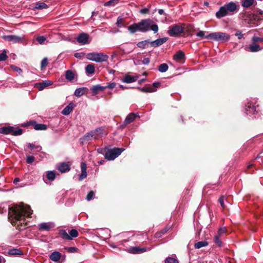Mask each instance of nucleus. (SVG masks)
Listing matches in <instances>:
<instances>
[{
  "label": "nucleus",
  "instance_id": "de8ad7c7",
  "mask_svg": "<svg viewBox=\"0 0 263 263\" xmlns=\"http://www.w3.org/2000/svg\"><path fill=\"white\" fill-rule=\"evenodd\" d=\"M165 263H179V261L174 257H168L165 259Z\"/></svg>",
  "mask_w": 263,
  "mask_h": 263
},
{
  "label": "nucleus",
  "instance_id": "7c9ffc66",
  "mask_svg": "<svg viewBox=\"0 0 263 263\" xmlns=\"http://www.w3.org/2000/svg\"><path fill=\"white\" fill-rule=\"evenodd\" d=\"M255 2L254 0H241V5L243 7L248 8Z\"/></svg>",
  "mask_w": 263,
  "mask_h": 263
},
{
  "label": "nucleus",
  "instance_id": "052dcab7",
  "mask_svg": "<svg viewBox=\"0 0 263 263\" xmlns=\"http://www.w3.org/2000/svg\"><path fill=\"white\" fill-rule=\"evenodd\" d=\"M95 195V193L93 191H90L87 196H86V199L88 200V201H90V200H91L92 198H93V197Z\"/></svg>",
  "mask_w": 263,
  "mask_h": 263
},
{
  "label": "nucleus",
  "instance_id": "c9c22d12",
  "mask_svg": "<svg viewBox=\"0 0 263 263\" xmlns=\"http://www.w3.org/2000/svg\"><path fill=\"white\" fill-rule=\"evenodd\" d=\"M145 251H146V248H140L137 247H133L130 249V252L132 253H134V254L142 253V252H145Z\"/></svg>",
  "mask_w": 263,
  "mask_h": 263
},
{
  "label": "nucleus",
  "instance_id": "774afa93",
  "mask_svg": "<svg viewBox=\"0 0 263 263\" xmlns=\"http://www.w3.org/2000/svg\"><path fill=\"white\" fill-rule=\"evenodd\" d=\"M205 32L203 31H200L196 35L200 37H203L204 36Z\"/></svg>",
  "mask_w": 263,
  "mask_h": 263
},
{
  "label": "nucleus",
  "instance_id": "bf43d9fd",
  "mask_svg": "<svg viewBox=\"0 0 263 263\" xmlns=\"http://www.w3.org/2000/svg\"><path fill=\"white\" fill-rule=\"evenodd\" d=\"M224 197L223 196H221L218 199V202H219L220 205L223 209L225 208V205L224 203Z\"/></svg>",
  "mask_w": 263,
  "mask_h": 263
},
{
  "label": "nucleus",
  "instance_id": "5701e85b",
  "mask_svg": "<svg viewBox=\"0 0 263 263\" xmlns=\"http://www.w3.org/2000/svg\"><path fill=\"white\" fill-rule=\"evenodd\" d=\"M90 89L93 93L97 94L99 91L105 90V86H102L100 85H96L93 86Z\"/></svg>",
  "mask_w": 263,
  "mask_h": 263
},
{
  "label": "nucleus",
  "instance_id": "393cba45",
  "mask_svg": "<svg viewBox=\"0 0 263 263\" xmlns=\"http://www.w3.org/2000/svg\"><path fill=\"white\" fill-rule=\"evenodd\" d=\"M56 173L53 171H49L46 172V178L48 180L53 181L55 178Z\"/></svg>",
  "mask_w": 263,
  "mask_h": 263
},
{
  "label": "nucleus",
  "instance_id": "f257e3e1",
  "mask_svg": "<svg viewBox=\"0 0 263 263\" xmlns=\"http://www.w3.org/2000/svg\"><path fill=\"white\" fill-rule=\"evenodd\" d=\"M32 214V211L29 205L20 203L8 208V219L17 230H25L29 227L27 226L28 223L25 217H29Z\"/></svg>",
  "mask_w": 263,
  "mask_h": 263
},
{
  "label": "nucleus",
  "instance_id": "7ed1b4c3",
  "mask_svg": "<svg viewBox=\"0 0 263 263\" xmlns=\"http://www.w3.org/2000/svg\"><path fill=\"white\" fill-rule=\"evenodd\" d=\"M242 17L245 21H247L249 24L257 25V22L263 19V13L260 11L249 13L245 12L242 14Z\"/></svg>",
  "mask_w": 263,
  "mask_h": 263
},
{
  "label": "nucleus",
  "instance_id": "f3484780",
  "mask_svg": "<svg viewBox=\"0 0 263 263\" xmlns=\"http://www.w3.org/2000/svg\"><path fill=\"white\" fill-rule=\"evenodd\" d=\"M81 174L79 177V180H82L87 177V165L85 162H82L81 163Z\"/></svg>",
  "mask_w": 263,
  "mask_h": 263
},
{
  "label": "nucleus",
  "instance_id": "c756f323",
  "mask_svg": "<svg viewBox=\"0 0 263 263\" xmlns=\"http://www.w3.org/2000/svg\"><path fill=\"white\" fill-rule=\"evenodd\" d=\"M173 64H179L181 61V50H179L176 54L173 56Z\"/></svg>",
  "mask_w": 263,
  "mask_h": 263
},
{
  "label": "nucleus",
  "instance_id": "4468645a",
  "mask_svg": "<svg viewBox=\"0 0 263 263\" xmlns=\"http://www.w3.org/2000/svg\"><path fill=\"white\" fill-rule=\"evenodd\" d=\"M138 117H139L138 114L134 112L129 114L125 118L123 126H126V125L133 122L135 120L136 118Z\"/></svg>",
  "mask_w": 263,
  "mask_h": 263
},
{
  "label": "nucleus",
  "instance_id": "a878e982",
  "mask_svg": "<svg viewBox=\"0 0 263 263\" xmlns=\"http://www.w3.org/2000/svg\"><path fill=\"white\" fill-rule=\"evenodd\" d=\"M87 88L86 87H81L76 89L74 91V95L77 97H80L83 96L86 91H87Z\"/></svg>",
  "mask_w": 263,
  "mask_h": 263
},
{
  "label": "nucleus",
  "instance_id": "f03ea898",
  "mask_svg": "<svg viewBox=\"0 0 263 263\" xmlns=\"http://www.w3.org/2000/svg\"><path fill=\"white\" fill-rule=\"evenodd\" d=\"M128 30L131 33H134L137 31L141 32H146L150 30L156 33L158 31V25L151 19H144L140 22L128 27Z\"/></svg>",
  "mask_w": 263,
  "mask_h": 263
},
{
  "label": "nucleus",
  "instance_id": "e2e57ef3",
  "mask_svg": "<svg viewBox=\"0 0 263 263\" xmlns=\"http://www.w3.org/2000/svg\"><path fill=\"white\" fill-rule=\"evenodd\" d=\"M98 131L96 130V129L94 130H92L91 131V135H92V137H93V139H99L100 138L99 136H98V135L97 134V133L96 132H97Z\"/></svg>",
  "mask_w": 263,
  "mask_h": 263
},
{
  "label": "nucleus",
  "instance_id": "6e6552de",
  "mask_svg": "<svg viewBox=\"0 0 263 263\" xmlns=\"http://www.w3.org/2000/svg\"><path fill=\"white\" fill-rule=\"evenodd\" d=\"M69 234L66 231H59V236L63 239L71 240L73 238L78 236V231H68Z\"/></svg>",
  "mask_w": 263,
  "mask_h": 263
},
{
  "label": "nucleus",
  "instance_id": "4be33fe9",
  "mask_svg": "<svg viewBox=\"0 0 263 263\" xmlns=\"http://www.w3.org/2000/svg\"><path fill=\"white\" fill-rule=\"evenodd\" d=\"M256 111V106L249 104L246 107V112L247 115H251L254 114Z\"/></svg>",
  "mask_w": 263,
  "mask_h": 263
},
{
  "label": "nucleus",
  "instance_id": "2eb2a0df",
  "mask_svg": "<svg viewBox=\"0 0 263 263\" xmlns=\"http://www.w3.org/2000/svg\"><path fill=\"white\" fill-rule=\"evenodd\" d=\"M55 227L53 222H44L39 224V229L40 230H48L50 229H54Z\"/></svg>",
  "mask_w": 263,
  "mask_h": 263
},
{
  "label": "nucleus",
  "instance_id": "6e6d98bb",
  "mask_svg": "<svg viewBox=\"0 0 263 263\" xmlns=\"http://www.w3.org/2000/svg\"><path fill=\"white\" fill-rule=\"evenodd\" d=\"M34 157L32 156H27L26 162L28 164H31L34 161Z\"/></svg>",
  "mask_w": 263,
  "mask_h": 263
},
{
  "label": "nucleus",
  "instance_id": "473e14b6",
  "mask_svg": "<svg viewBox=\"0 0 263 263\" xmlns=\"http://www.w3.org/2000/svg\"><path fill=\"white\" fill-rule=\"evenodd\" d=\"M85 71L87 74H92L95 73V68L93 64H89L85 68Z\"/></svg>",
  "mask_w": 263,
  "mask_h": 263
},
{
  "label": "nucleus",
  "instance_id": "3c124183",
  "mask_svg": "<svg viewBox=\"0 0 263 263\" xmlns=\"http://www.w3.org/2000/svg\"><path fill=\"white\" fill-rule=\"evenodd\" d=\"M48 64V59L47 58H44L41 61V68L43 69L45 67L47 66Z\"/></svg>",
  "mask_w": 263,
  "mask_h": 263
},
{
  "label": "nucleus",
  "instance_id": "72a5a7b5",
  "mask_svg": "<svg viewBox=\"0 0 263 263\" xmlns=\"http://www.w3.org/2000/svg\"><path fill=\"white\" fill-rule=\"evenodd\" d=\"M27 146L31 151L34 149L36 150V152H41L42 149V147L41 146L39 145H36L33 143H29L27 144Z\"/></svg>",
  "mask_w": 263,
  "mask_h": 263
},
{
  "label": "nucleus",
  "instance_id": "6ab92c4d",
  "mask_svg": "<svg viewBox=\"0 0 263 263\" xmlns=\"http://www.w3.org/2000/svg\"><path fill=\"white\" fill-rule=\"evenodd\" d=\"M228 13L226 11L225 7L224 6L221 7L219 10L216 13V16L218 18H221L226 15H227Z\"/></svg>",
  "mask_w": 263,
  "mask_h": 263
},
{
  "label": "nucleus",
  "instance_id": "603ef678",
  "mask_svg": "<svg viewBox=\"0 0 263 263\" xmlns=\"http://www.w3.org/2000/svg\"><path fill=\"white\" fill-rule=\"evenodd\" d=\"M8 58V56L6 54L5 50L3 51V52L0 54V61H4Z\"/></svg>",
  "mask_w": 263,
  "mask_h": 263
},
{
  "label": "nucleus",
  "instance_id": "0eeeda50",
  "mask_svg": "<svg viewBox=\"0 0 263 263\" xmlns=\"http://www.w3.org/2000/svg\"><path fill=\"white\" fill-rule=\"evenodd\" d=\"M77 41L81 45H84L89 44L91 39L89 35L86 33H81L79 34L77 37Z\"/></svg>",
  "mask_w": 263,
  "mask_h": 263
},
{
  "label": "nucleus",
  "instance_id": "bb28decb",
  "mask_svg": "<svg viewBox=\"0 0 263 263\" xmlns=\"http://www.w3.org/2000/svg\"><path fill=\"white\" fill-rule=\"evenodd\" d=\"M61 257V254L60 253L54 251L51 254L50 258L53 261H58L60 259Z\"/></svg>",
  "mask_w": 263,
  "mask_h": 263
},
{
  "label": "nucleus",
  "instance_id": "c03bdc74",
  "mask_svg": "<svg viewBox=\"0 0 263 263\" xmlns=\"http://www.w3.org/2000/svg\"><path fill=\"white\" fill-rule=\"evenodd\" d=\"M22 133L23 130L21 128L13 127V130L11 132V134L14 136H18L22 135Z\"/></svg>",
  "mask_w": 263,
  "mask_h": 263
},
{
  "label": "nucleus",
  "instance_id": "a18cd8bd",
  "mask_svg": "<svg viewBox=\"0 0 263 263\" xmlns=\"http://www.w3.org/2000/svg\"><path fill=\"white\" fill-rule=\"evenodd\" d=\"M2 129L3 133L5 134H11V132L13 130V127L10 126L8 127H3Z\"/></svg>",
  "mask_w": 263,
  "mask_h": 263
},
{
  "label": "nucleus",
  "instance_id": "69168bd1",
  "mask_svg": "<svg viewBox=\"0 0 263 263\" xmlns=\"http://www.w3.org/2000/svg\"><path fill=\"white\" fill-rule=\"evenodd\" d=\"M85 55V53L83 52H77L75 53L74 56L77 58H83Z\"/></svg>",
  "mask_w": 263,
  "mask_h": 263
},
{
  "label": "nucleus",
  "instance_id": "412c9836",
  "mask_svg": "<svg viewBox=\"0 0 263 263\" xmlns=\"http://www.w3.org/2000/svg\"><path fill=\"white\" fill-rule=\"evenodd\" d=\"M138 78V77L137 76L126 75L123 78L122 81L124 83H130L135 82L137 80Z\"/></svg>",
  "mask_w": 263,
  "mask_h": 263
},
{
  "label": "nucleus",
  "instance_id": "09e8293b",
  "mask_svg": "<svg viewBox=\"0 0 263 263\" xmlns=\"http://www.w3.org/2000/svg\"><path fill=\"white\" fill-rule=\"evenodd\" d=\"M8 209L7 205L6 203L0 204V214L6 213Z\"/></svg>",
  "mask_w": 263,
  "mask_h": 263
},
{
  "label": "nucleus",
  "instance_id": "58836bf2",
  "mask_svg": "<svg viewBox=\"0 0 263 263\" xmlns=\"http://www.w3.org/2000/svg\"><path fill=\"white\" fill-rule=\"evenodd\" d=\"M93 137H92L91 132L86 134L83 137L81 138L80 140L82 143L86 141L90 140Z\"/></svg>",
  "mask_w": 263,
  "mask_h": 263
},
{
  "label": "nucleus",
  "instance_id": "13d9d810",
  "mask_svg": "<svg viewBox=\"0 0 263 263\" xmlns=\"http://www.w3.org/2000/svg\"><path fill=\"white\" fill-rule=\"evenodd\" d=\"M166 231H157L154 235V236L156 238L161 237L162 235L165 234Z\"/></svg>",
  "mask_w": 263,
  "mask_h": 263
},
{
  "label": "nucleus",
  "instance_id": "864d4df0",
  "mask_svg": "<svg viewBox=\"0 0 263 263\" xmlns=\"http://www.w3.org/2000/svg\"><path fill=\"white\" fill-rule=\"evenodd\" d=\"M98 132H96L99 137H101L104 134V128L103 127H99L96 129Z\"/></svg>",
  "mask_w": 263,
  "mask_h": 263
},
{
  "label": "nucleus",
  "instance_id": "4c0bfd02",
  "mask_svg": "<svg viewBox=\"0 0 263 263\" xmlns=\"http://www.w3.org/2000/svg\"><path fill=\"white\" fill-rule=\"evenodd\" d=\"M168 69V65L166 63L161 64L158 67L159 71L161 73H163L167 71Z\"/></svg>",
  "mask_w": 263,
  "mask_h": 263
},
{
  "label": "nucleus",
  "instance_id": "4d7b16f0",
  "mask_svg": "<svg viewBox=\"0 0 263 263\" xmlns=\"http://www.w3.org/2000/svg\"><path fill=\"white\" fill-rule=\"evenodd\" d=\"M10 67L11 68V69L12 70L17 72L20 74L22 72V70L20 68H19L15 65H12L10 66Z\"/></svg>",
  "mask_w": 263,
  "mask_h": 263
},
{
  "label": "nucleus",
  "instance_id": "79ce46f5",
  "mask_svg": "<svg viewBox=\"0 0 263 263\" xmlns=\"http://www.w3.org/2000/svg\"><path fill=\"white\" fill-rule=\"evenodd\" d=\"M139 89L141 91L143 92H153L156 91V90L152 87H145Z\"/></svg>",
  "mask_w": 263,
  "mask_h": 263
},
{
  "label": "nucleus",
  "instance_id": "8fccbe9b",
  "mask_svg": "<svg viewBox=\"0 0 263 263\" xmlns=\"http://www.w3.org/2000/svg\"><path fill=\"white\" fill-rule=\"evenodd\" d=\"M36 41L40 44H44L46 41V38L44 36H39L36 37Z\"/></svg>",
  "mask_w": 263,
  "mask_h": 263
},
{
  "label": "nucleus",
  "instance_id": "2f4dec72",
  "mask_svg": "<svg viewBox=\"0 0 263 263\" xmlns=\"http://www.w3.org/2000/svg\"><path fill=\"white\" fill-rule=\"evenodd\" d=\"M209 245V242L206 241H198L197 242L195 243L194 244V247L195 249H200L202 247H204L207 246Z\"/></svg>",
  "mask_w": 263,
  "mask_h": 263
},
{
  "label": "nucleus",
  "instance_id": "ea45409f",
  "mask_svg": "<svg viewBox=\"0 0 263 263\" xmlns=\"http://www.w3.org/2000/svg\"><path fill=\"white\" fill-rule=\"evenodd\" d=\"M249 48L250 51L252 52H257L260 50V46L254 43L250 45Z\"/></svg>",
  "mask_w": 263,
  "mask_h": 263
},
{
  "label": "nucleus",
  "instance_id": "37998d69",
  "mask_svg": "<svg viewBox=\"0 0 263 263\" xmlns=\"http://www.w3.org/2000/svg\"><path fill=\"white\" fill-rule=\"evenodd\" d=\"M120 0H110L104 4L105 6H114L118 3Z\"/></svg>",
  "mask_w": 263,
  "mask_h": 263
},
{
  "label": "nucleus",
  "instance_id": "aec40b11",
  "mask_svg": "<svg viewBox=\"0 0 263 263\" xmlns=\"http://www.w3.org/2000/svg\"><path fill=\"white\" fill-rule=\"evenodd\" d=\"M31 123L33 126L34 128L37 130H44L47 128L46 125L44 124L37 123L35 121H31Z\"/></svg>",
  "mask_w": 263,
  "mask_h": 263
},
{
  "label": "nucleus",
  "instance_id": "b1692460",
  "mask_svg": "<svg viewBox=\"0 0 263 263\" xmlns=\"http://www.w3.org/2000/svg\"><path fill=\"white\" fill-rule=\"evenodd\" d=\"M73 107V103H70L67 106H66L62 111V114L64 115H68L72 110Z\"/></svg>",
  "mask_w": 263,
  "mask_h": 263
},
{
  "label": "nucleus",
  "instance_id": "e433bc0d",
  "mask_svg": "<svg viewBox=\"0 0 263 263\" xmlns=\"http://www.w3.org/2000/svg\"><path fill=\"white\" fill-rule=\"evenodd\" d=\"M222 231H219V232H220V233H219V235H215L214 237V242L216 244V245L219 247H220L222 246V241L220 240V239H219V236L220 235V233H221ZM225 232H227L228 231H224Z\"/></svg>",
  "mask_w": 263,
  "mask_h": 263
},
{
  "label": "nucleus",
  "instance_id": "5fc2aeb1",
  "mask_svg": "<svg viewBox=\"0 0 263 263\" xmlns=\"http://www.w3.org/2000/svg\"><path fill=\"white\" fill-rule=\"evenodd\" d=\"M98 132H96L99 137H101L104 134V128L103 127H99L96 129Z\"/></svg>",
  "mask_w": 263,
  "mask_h": 263
},
{
  "label": "nucleus",
  "instance_id": "a19ab883",
  "mask_svg": "<svg viewBox=\"0 0 263 263\" xmlns=\"http://www.w3.org/2000/svg\"><path fill=\"white\" fill-rule=\"evenodd\" d=\"M151 42L149 41V40H144L141 42H138L137 44V46L141 48L144 49L146 46L148 44H150Z\"/></svg>",
  "mask_w": 263,
  "mask_h": 263
},
{
  "label": "nucleus",
  "instance_id": "680f3d73",
  "mask_svg": "<svg viewBox=\"0 0 263 263\" xmlns=\"http://www.w3.org/2000/svg\"><path fill=\"white\" fill-rule=\"evenodd\" d=\"M116 86V84L115 82H111L109 83L107 85L105 86V89L106 88H109V89H113Z\"/></svg>",
  "mask_w": 263,
  "mask_h": 263
},
{
  "label": "nucleus",
  "instance_id": "cd10ccee",
  "mask_svg": "<svg viewBox=\"0 0 263 263\" xmlns=\"http://www.w3.org/2000/svg\"><path fill=\"white\" fill-rule=\"evenodd\" d=\"M75 73L70 70H68L65 71V78L69 81H72L74 79Z\"/></svg>",
  "mask_w": 263,
  "mask_h": 263
},
{
  "label": "nucleus",
  "instance_id": "1a4fd4ad",
  "mask_svg": "<svg viewBox=\"0 0 263 263\" xmlns=\"http://www.w3.org/2000/svg\"><path fill=\"white\" fill-rule=\"evenodd\" d=\"M193 26L191 24H182V36L186 37L192 34Z\"/></svg>",
  "mask_w": 263,
  "mask_h": 263
},
{
  "label": "nucleus",
  "instance_id": "a211bd4d",
  "mask_svg": "<svg viewBox=\"0 0 263 263\" xmlns=\"http://www.w3.org/2000/svg\"><path fill=\"white\" fill-rule=\"evenodd\" d=\"M4 39L7 41L12 42L13 43H19L22 41L21 37L13 35L5 36Z\"/></svg>",
  "mask_w": 263,
  "mask_h": 263
},
{
  "label": "nucleus",
  "instance_id": "dca6fc26",
  "mask_svg": "<svg viewBox=\"0 0 263 263\" xmlns=\"http://www.w3.org/2000/svg\"><path fill=\"white\" fill-rule=\"evenodd\" d=\"M167 40V37L158 39L154 41L151 42L150 45L152 47H157L164 44Z\"/></svg>",
  "mask_w": 263,
  "mask_h": 263
},
{
  "label": "nucleus",
  "instance_id": "20e7f679",
  "mask_svg": "<svg viewBox=\"0 0 263 263\" xmlns=\"http://www.w3.org/2000/svg\"><path fill=\"white\" fill-rule=\"evenodd\" d=\"M230 35L224 32H214L205 36V38L216 41L227 42L230 39Z\"/></svg>",
  "mask_w": 263,
  "mask_h": 263
},
{
  "label": "nucleus",
  "instance_id": "49530a36",
  "mask_svg": "<svg viewBox=\"0 0 263 263\" xmlns=\"http://www.w3.org/2000/svg\"><path fill=\"white\" fill-rule=\"evenodd\" d=\"M124 18L122 16H120L118 17L117 20L116 24L118 27H121L123 26Z\"/></svg>",
  "mask_w": 263,
  "mask_h": 263
},
{
  "label": "nucleus",
  "instance_id": "0e129e2a",
  "mask_svg": "<svg viewBox=\"0 0 263 263\" xmlns=\"http://www.w3.org/2000/svg\"><path fill=\"white\" fill-rule=\"evenodd\" d=\"M253 43H255L258 42H262L263 39L257 36H253L252 39Z\"/></svg>",
  "mask_w": 263,
  "mask_h": 263
},
{
  "label": "nucleus",
  "instance_id": "9d476101",
  "mask_svg": "<svg viewBox=\"0 0 263 263\" xmlns=\"http://www.w3.org/2000/svg\"><path fill=\"white\" fill-rule=\"evenodd\" d=\"M227 13H233L234 11L237 10V8L239 7V6L237 5L234 2H231L228 4H226L224 6Z\"/></svg>",
  "mask_w": 263,
  "mask_h": 263
},
{
  "label": "nucleus",
  "instance_id": "ddd939ff",
  "mask_svg": "<svg viewBox=\"0 0 263 263\" xmlns=\"http://www.w3.org/2000/svg\"><path fill=\"white\" fill-rule=\"evenodd\" d=\"M53 84V82L50 80H45L36 84V88L39 90H42L47 86H50Z\"/></svg>",
  "mask_w": 263,
  "mask_h": 263
},
{
  "label": "nucleus",
  "instance_id": "c85d7f7f",
  "mask_svg": "<svg viewBox=\"0 0 263 263\" xmlns=\"http://www.w3.org/2000/svg\"><path fill=\"white\" fill-rule=\"evenodd\" d=\"M7 253L10 255H22V252L18 249L16 248H12L8 250Z\"/></svg>",
  "mask_w": 263,
  "mask_h": 263
},
{
  "label": "nucleus",
  "instance_id": "f8f14e48",
  "mask_svg": "<svg viewBox=\"0 0 263 263\" xmlns=\"http://www.w3.org/2000/svg\"><path fill=\"white\" fill-rule=\"evenodd\" d=\"M70 166L69 162H62L58 165L57 168L61 173H64L70 171Z\"/></svg>",
  "mask_w": 263,
  "mask_h": 263
},
{
  "label": "nucleus",
  "instance_id": "9b49d317",
  "mask_svg": "<svg viewBox=\"0 0 263 263\" xmlns=\"http://www.w3.org/2000/svg\"><path fill=\"white\" fill-rule=\"evenodd\" d=\"M180 33L181 27L176 25L170 27V29L168 30V33L171 36H176Z\"/></svg>",
  "mask_w": 263,
  "mask_h": 263
},
{
  "label": "nucleus",
  "instance_id": "338daca9",
  "mask_svg": "<svg viewBox=\"0 0 263 263\" xmlns=\"http://www.w3.org/2000/svg\"><path fill=\"white\" fill-rule=\"evenodd\" d=\"M150 60L148 58H144L142 61V64L147 65L149 63Z\"/></svg>",
  "mask_w": 263,
  "mask_h": 263
},
{
  "label": "nucleus",
  "instance_id": "423d86ee",
  "mask_svg": "<svg viewBox=\"0 0 263 263\" xmlns=\"http://www.w3.org/2000/svg\"><path fill=\"white\" fill-rule=\"evenodd\" d=\"M125 150L123 148H114L108 149L105 154V158L107 160H113L118 157Z\"/></svg>",
  "mask_w": 263,
  "mask_h": 263
},
{
  "label": "nucleus",
  "instance_id": "39448f33",
  "mask_svg": "<svg viewBox=\"0 0 263 263\" xmlns=\"http://www.w3.org/2000/svg\"><path fill=\"white\" fill-rule=\"evenodd\" d=\"M86 58L96 62H102L107 61L108 56L103 53L90 52L87 54Z\"/></svg>",
  "mask_w": 263,
  "mask_h": 263
},
{
  "label": "nucleus",
  "instance_id": "f704fd0d",
  "mask_svg": "<svg viewBox=\"0 0 263 263\" xmlns=\"http://www.w3.org/2000/svg\"><path fill=\"white\" fill-rule=\"evenodd\" d=\"M48 8L47 5L44 2H39L35 3L34 9H43Z\"/></svg>",
  "mask_w": 263,
  "mask_h": 263
}]
</instances>
